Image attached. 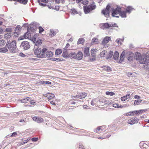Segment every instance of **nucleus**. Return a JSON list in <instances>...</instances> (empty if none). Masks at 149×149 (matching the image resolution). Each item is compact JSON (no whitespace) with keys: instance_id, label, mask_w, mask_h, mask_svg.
Here are the masks:
<instances>
[{"instance_id":"obj_41","label":"nucleus","mask_w":149,"mask_h":149,"mask_svg":"<svg viewBox=\"0 0 149 149\" xmlns=\"http://www.w3.org/2000/svg\"><path fill=\"white\" fill-rule=\"evenodd\" d=\"M107 52L106 51L104 50L101 52L100 53L101 56L102 57H104L105 56V54Z\"/></svg>"},{"instance_id":"obj_44","label":"nucleus","mask_w":149,"mask_h":149,"mask_svg":"<svg viewBox=\"0 0 149 149\" xmlns=\"http://www.w3.org/2000/svg\"><path fill=\"white\" fill-rule=\"evenodd\" d=\"M6 43L5 41L3 40H0V45L3 46Z\"/></svg>"},{"instance_id":"obj_62","label":"nucleus","mask_w":149,"mask_h":149,"mask_svg":"<svg viewBox=\"0 0 149 149\" xmlns=\"http://www.w3.org/2000/svg\"><path fill=\"white\" fill-rule=\"evenodd\" d=\"M20 56L22 57H24L26 55L22 53H20Z\"/></svg>"},{"instance_id":"obj_61","label":"nucleus","mask_w":149,"mask_h":149,"mask_svg":"<svg viewBox=\"0 0 149 149\" xmlns=\"http://www.w3.org/2000/svg\"><path fill=\"white\" fill-rule=\"evenodd\" d=\"M35 102L34 100H32L31 101L30 103L31 104H35Z\"/></svg>"},{"instance_id":"obj_38","label":"nucleus","mask_w":149,"mask_h":149,"mask_svg":"<svg viewBox=\"0 0 149 149\" xmlns=\"http://www.w3.org/2000/svg\"><path fill=\"white\" fill-rule=\"evenodd\" d=\"M106 94L107 95H110L113 96L115 95V93L112 92L107 91L106 93Z\"/></svg>"},{"instance_id":"obj_58","label":"nucleus","mask_w":149,"mask_h":149,"mask_svg":"<svg viewBox=\"0 0 149 149\" xmlns=\"http://www.w3.org/2000/svg\"><path fill=\"white\" fill-rule=\"evenodd\" d=\"M70 46V44L69 43H67L65 47L64 48V50H67V48Z\"/></svg>"},{"instance_id":"obj_32","label":"nucleus","mask_w":149,"mask_h":149,"mask_svg":"<svg viewBox=\"0 0 149 149\" xmlns=\"http://www.w3.org/2000/svg\"><path fill=\"white\" fill-rule=\"evenodd\" d=\"M11 37V34L10 33H8L7 34H5L4 35V37L5 38L7 39H8Z\"/></svg>"},{"instance_id":"obj_6","label":"nucleus","mask_w":149,"mask_h":149,"mask_svg":"<svg viewBox=\"0 0 149 149\" xmlns=\"http://www.w3.org/2000/svg\"><path fill=\"white\" fill-rule=\"evenodd\" d=\"M139 119L136 117H134L130 118L128 120L127 123L131 125H133L137 123L138 122Z\"/></svg>"},{"instance_id":"obj_19","label":"nucleus","mask_w":149,"mask_h":149,"mask_svg":"<svg viewBox=\"0 0 149 149\" xmlns=\"http://www.w3.org/2000/svg\"><path fill=\"white\" fill-rule=\"evenodd\" d=\"M8 47L6 45L4 47L0 48V52L6 53L8 52Z\"/></svg>"},{"instance_id":"obj_64","label":"nucleus","mask_w":149,"mask_h":149,"mask_svg":"<svg viewBox=\"0 0 149 149\" xmlns=\"http://www.w3.org/2000/svg\"><path fill=\"white\" fill-rule=\"evenodd\" d=\"M104 100V99H103V97H101V98H100L99 100V102H103L102 101V100Z\"/></svg>"},{"instance_id":"obj_51","label":"nucleus","mask_w":149,"mask_h":149,"mask_svg":"<svg viewBox=\"0 0 149 149\" xmlns=\"http://www.w3.org/2000/svg\"><path fill=\"white\" fill-rule=\"evenodd\" d=\"M42 83L43 84H51V82L48 81H42Z\"/></svg>"},{"instance_id":"obj_11","label":"nucleus","mask_w":149,"mask_h":149,"mask_svg":"<svg viewBox=\"0 0 149 149\" xmlns=\"http://www.w3.org/2000/svg\"><path fill=\"white\" fill-rule=\"evenodd\" d=\"M120 8H116L113 11L112 13V16L116 17H118V16H117V15L120 14Z\"/></svg>"},{"instance_id":"obj_24","label":"nucleus","mask_w":149,"mask_h":149,"mask_svg":"<svg viewBox=\"0 0 149 149\" xmlns=\"http://www.w3.org/2000/svg\"><path fill=\"white\" fill-rule=\"evenodd\" d=\"M130 95L129 94L126 95L123 97H121V100L123 101H124L130 98Z\"/></svg>"},{"instance_id":"obj_23","label":"nucleus","mask_w":149,"mask_h":149,"mask_svg":"<svg viewBox=\"0 0 149 149\" xmlns=\"http://www.w3.org/2000/svg\"><path fill=\"white\" fill-rule=\"evenodd\" d=\"M102 68L105 71L107 72H109L112 70V69L110 67L107 66H103Z\"/></svg>"},{"instance_id":"obj_60","label":"nucleus","mask_w":149,"mask_h":149,"mask_svg":"<svg viewBox=\"0 0 149 149\" xmlns=\"http://www.w3.org/2000/svg\"><path fill=\"white\" fill-rule=\"evenodd\" d=\"M95 99L93 100L91 102V104L93 105H94V102H95Z\"/></svg>"},{"instance_id":"obj_17","label":"nucleus","mask_w":149,"mask_h":149,"mask_svg":"<svg viewBox=\"0 0 149 149\" xmlns=\"http://www.w3.org/2000/svg\"><path fill=\"white\" fill-rule=\"evenodd\" d=\"M83 57V54L82 53L81 51L78 52L77 54L76 59L80 60Z\"/></svg>"},{"instance_id":"obj_8","label":"nucleus","mask_w":149,"mask_h":149,"mask_svg":"<svg viewBox=\"0 0 149 149\" xmlns=\"http://www.w3.org/2000/svg\"><path fill=\"white\" fill-rule=\"evenodd\" d=\"M105 127L104 126L98 127L94 130L95 132L97 133H100L105 130Z\"/></svg>"},{"instance_id":"obj_56","label":"nucleus","mask_w":149,"mask_h":149,"mask_svg":"<svg viewBox=\"0 0 149 149\" xmlns=\"http://www.w3.org/2000/svg\"><path fill=\"white\" fill-rule=\"evenodd\" d=\"M79 149H84V146L83 145H79Z\"/></svg>"},{"instance_id":"obj_1","label":"nucleus","mask_w":149,"mask_h":149,"mask_svg":"<svg viewBox=\"0 0 149 149\" xmlns=\"http://www.w3.org/2000/svg\"><path fill=\"white\" fill-rule=\"evenodd\" d=\"M47 50V49L46 48H43L42 50L40 48L38 47L35 49L34 53L38 58H45V52Z\"/></svg>"},{"instance_id":"obj_26","label":"nucleus","mask_w":149,"mask_h":149,"mask_svg":"<svg viewBox=\"0 0 149 149\" xmlns=\"http://www.w3.org/2000/svg\"><path fill=\"white\" fill-rule=\"evenodd\" d=\"M24 38H31V34L29 32H27L24 35Z\"/></svg>"},{"instance_id":"obj_28","label":"nucleus","mask_w":149,"mask_h":149,"mask_svg":"<svg viewBox=\"0 0 149 149\" xmlns=\"http://www.w3.org/2000/svg\"><path fill=\"white\" fill-rule=\"evenodd\" d=\"M87 96V94L85 92L81 93L79 95V97L80 99H82L85 97Z\"/></svg>"},{"instance_id":"obj_54","label":"nucleus","mask_w":149,"mask_h":149,"mask_svg":"<svg viewBox=\"0 0 149 149\" xmlns=\"http://www.w3.org/2000/svg\"><path fill=\"white\" fill-rule=\"evenodd\" d=\"M38 138H33L31 139V140L33 141H38Z\"/></svg>"},{"instance_id":"obj_42","label":"nucleus","mask_w":149,"mask_h":149,"mask_svg":"<svg viewBox=\"0 0 149 149\" xmlns=\"http://www.w3.org/2000/svg\"><path fill=\"white\" fill-rule=\"evenodd\" d=\"M123 41V40L121 39H119L116 40V42H117L119 45H121V43Z\"/></svg>"},{"instance_id":"obj_21","label":"nucleus","mask_w":149,"mask_h":149,"mask_svg":"<svg viewBox=\"0 0 149 149\" xmlns=\"http://www.w3.org/2000/svg\"><path fill=\"white\" fill-rule=\"evenodd\" d=\"M126 12L125 11H120L119 15L120 17L122 18H125L127 17Z\"/></svg>"},{"instance_id":"obj_37","label":"nucleus","mask_w":149,"mask_h":149,"mask_svg":"<svg viewBox=\"0 0 149 149\" xmlns=\"http://www.w3.org/2000/svg\"><path fill=\"white\" fill-rule=\"evenodd\" d=\"M56 34V33L53 30H50V32L49 33V35L51 37L53 36Z\"/></svg>"},{"instance_id":"obj_10","label":"nucleus","mask_w":149,"mask_h":149,"mask_svg":"<svg viewBox=\"0 0 149 149\" xmlns=\"http://www.w3.org/2000/svg\"><path fill=\"white\" fill-rule=\"evenodd\" d=\"M32 119L33 120L38 123H42L44 121V119L38 116L33 117L32 118Z\"/></svg>"},{"instance_id":"obj_35","label":"nucleus","mask_w":149,"mask_h":149,"mask_svg":"<svg viewBox=\"0 0 149 149\" xmlns=\"http://www.w3.org/2000/svg\"><path fill=\"white\" fill-rule=\"evenodd\" d=\"M113 106L115 108H119L120 107H123L121 105L119 104H118L115 103L113 104Z\"/></svg>"},{"instance_id":"obj_20","label":"nucleus","mask_w":149,"mask_h":149,"mask_svg":"<svg viewBox=\"0 0 149 149\" xmlns=\"http://www.w3.org/2000/svg\"><path fill=\"white\" fill-rule=\"evenodd\" d=\"M70 55V53L69 54L68 52H67L66 50H64L62 54V56L64 58H69Z\"/></svg>"},{"instance_id":"obj_31","label":"nucleus","mask_w":149,"mask_h":149,"mask_svg":"<svg viewBox=\"0 0 149 149\" xmlns=\"http://www.w3.org/2000/svg\"><path fill=\"white\" fill-rule=\"evenodd\" d=\"M62 52V50L61 49H57L55 52L56 55H60Z\"/></svg>"},{"instance_id":"obj_47","label":"nucleus","mask_w":149,"mask_h":149,"mask_svg":"<svg viewBox=\"0 0 149 149\" xmlns=\"http://www.w3.org/2000/svg\"><path fill=\"white\" fill-rule=\"evenodd\" d=\"M39 30V33H40L44 31V29L41 26H39L38 28Z\"/></svg>"},{"instance_id":"obj_59","label":"nucleus","mask_w":149,"mask_h":149,"mask_svg":"<svg viewBox=\"0 0 149 149\" xmlns=\"http://www.w3.org/2000/svg\"><path fill=\"white\" fill-rule=\"evenodd\" d=\"M134 98L135 99H139L141 98V97L140 96L138 95H135L134 96Z\"/></svg>"},{"instance_id":"obj_40","label":"nucleus","mask_w":149,"mask_h":149,"mask_svg":"<svg viewBox=\"0 0 149 149\" xmlns=\"http://www.w3.org/2000/svg\"><path fill=\"white\" fill-rule=\"evenodd\" d=\"M70 13L71 14H75L77 13V11L74 8L71 9L70 11Z\"/></svg>"},{"instance_id":"obj_2","label":"nucleus","mask_w":149,"mask_h":149,"mask_svg":"<svg viewBox=\"0 0 149 149\" xmlns=\"http://www.w3.org/2000/svg\"><path fill=\"white\" fill-rule=\"evenodd\" d=\"M136 59L139 60V63L141 64H146L149 62V56H144L142 58L140 54L139 53H137L136 54Z\"/></svg>"},{"instance_id":"obj_57","label":"nucleus","mask_w":149,"mask_h":149,"mask_svg":"<svg viewBox=\"0 0 149 149\" xmlns=\"http://www.w3.org/2000/svg\"><path fill=\"white\" fill-rule=\"evenodd\" d=\"M17 135V134L16 133V132H14L10 136L11 137L14 136H16Z\"/></svg>"},{"instance_id":"obj_34","label":"nucleus","mask_w":149,"mask_h":149,"mask_svg":"<svg viewBox=\"0 0 149 149\" xmlns=\"http://www.w3.org/2000/svg\"><path fill=\"white\" fill-rule=\"evenodd\" d=\"M42 41L41 40H38L36 42V45L37 46H39L42 43Z\"/></svg>"},{"instance_id":"obj_39","label":"nucleus","mask_w":149,"mask_h":149,"mask_svg":"<svg viewBox=\"0 0 149 149\" xmlns=\"http://www.w3.org/2000/svg\"><path fill=\"white\" fill-rule=\"evenodd\" d=\"M17 1L24 4H26L27 2V0H17Z\"/></svg>"},{"instance_id":"obj_18","label":"nucleus","mask_w":149,"mask_h":149,"mask_svg":"<svg viewBox=\"0 0 149 149\" xmlns=\"http://www.w3.org/2000/svg\"><path fill=\"white\" fill-rule=\"evenodd\" d=\"M77 57V54L75 52H72L70 53L69 58L72 59H76Z\"/></svg>"},{"instance_id":"obj_4","label":"nucleus","mask_w":149,"mask_h":149,"mask_svg":"<svg viewBox=\"0 0 149 149\" xmlns=\"http://www.w3.org/2000/svg\"><path fill=\"white\" fill-rule=\"evenodd\" d=\"M96 5L94 3L89 4L88 6H84L83 8L84 12L86 14L89 13L91 11L94 10L96 8Z\"/></svg>"},{"instance_id":"obj_22","label":"nucleus","mask_w":149,"mask_h":149,"mask_svg":"<svg viewBox=\"0 0 149 149\" xmlns=\"http://www.w3.org/2000/svg\"><path fill=\"white\" fill-rule=\"evenodd\" d=\"M125 52H123L120 57V59L119 61V63H121L124 60L125 57Z\"/></svg>"},{"instance_id":"obj_46","label":"nucleus","mask_w":149,"mask_h":149,"mask_svg":"<svg viewBox=\"0 0 149 149\" xmlns=\"http://www.w3.org/2000/svg\"><path fill=\"white\" fill-rule=\"evenodd\" d=\"M85 132V131L83 130H79V135H84V134H83Z\"/></svg>"},{"instance_id":"obj_7","label":"nucleus","mask_w":149,"mask_h":149,"mask_svg":"<svg viewBox=\"0 0 149 149\" xmlns=\"http://www.w3.org/2000/svg\"><path fill=\"white\" fill-rule=\"evenodd\" d=\"M97 51V50L95 49H91V54L93 58H89V61H90L91 62L93 61L95 59V54Z\"/></svg>"},{"instance_id":"obj_33","label":"nucleus","mask_w":149,"mask_h":149,"mask_svg":"<svg viewBox=\"0 0 149 149\" xmlns=\"http://www.w3.org/2000/svg\"><path fill=\"white\" fill-rule=\"evenodd\" d=\"M50 95L48 97V100L49 101L53 99L55 97L54 95L53 94H50Z\"/></svg>"},{"instance_id":"obj_36","label":"nucleus","mask_w":149,"mask_h":149,"mask_svg":"<svg viewBox=\"0 0 149 149\" xmlns=\"http://www.w3.org/2000/svg\"><path fill=\"white\" fill-rule=\"evenodd\" d=\"M21 28L19 27V26H18L15 29V33H19V32H21Z\"/></svg>"},{"instance_id":"obj_43","label":"nucleus","mask_w":149,"mask_h":149,"mask_svg":"<svg viewBox=\"0 0 149 149\" xmlns=\"http://www.w3.org/2000/svg\"><path fill=\"white\" fill-rule=\"evenodd\" d=\"M142 100H135L134 102V104L136 105H137L139 104L141 102Z\"/></svg>"},{"instance_id":"obj_49","label":"nucleus","mask_w":149,"mask_h":149,"mask_svg":"<svg viewBox=\"0 0 149 149\" xmlns=\"http://www.w3.org/2000/svg\"><path fill=\"white\" fill-rule=\"evenodd\" d=\"M30 99V98L29 97H27L23 100L22 101L23 102H26L27 101H29Z\"/></svg>"},{"instance_id":"obj_55","label":"nucleus","mask_w":149,"mask_h":149,"mask_svg":"<svg viewBox=\"0 0 149 149\" xmlns=\"http://www.w3.org/2000/svg\"><path fill=\"white\" fill-rule=\"evenodd\" d=\"M29 60L30 61H37L38 60V59L37 58H29Z\"/></svg>"},{"instance_id":"obj_50","label":"nucleus","mask_w":149,"mask_h":149,"mask_svg":"<svg viewBox=\"0 0 149 149\" xmlns=\"http://www.w3.org/2000/svg\"><path fill=\"white\" fill-rule=\"evenodd\" d=\"M29 139H27L25 140H24L23 139H22V140L23 141L21 142V144L22 145H23L24 144L26 143L29 140Z\"/></svg>"},{"instance_id":"obj_3","label":"nucleus","mask_w":149,"mask_h":149,"mask_svg":"<svg viewBox=\"0 0 149 149\" xmlns=\"http://www.w3.org/2000/svg\"><path fill=\"white\" fill-rule=\"evenodd\" d=\"M6 46L11 53H15V52L17 47L16 42L15 40H13L10 43L7 42Z\"/></svg>"},{"instance_id":"obj_12","label":"nucleus","mask_w":149,"mask_h":149,"mask_svg":"<svg viewBox=\"0 0 149 149\" xmlns=\"http://www.w3.org/2000/svg\"><path fill=\"white\" fill-rule=\"evenodd\" d=\"M111 40V37H110L106 36L104 38L103 40L102 44L103 45H105L109 41Z\"/></svg>"},{"instance_id":"obj_30","label":"nucleus","mask_w":149,"mask_h":149,"mask_svg":"<svg viewBox=\"0 0 149 149\" xmlns=\"http://www.w3.org/2000/svg\"><path fill=\"white\" fill-rule=\"evenodd\" d=\"M118 57H119L118 53L117 51L115 52L114 54L113 55V56L114 59L115 60H116L118 58Z\"/></svg>"},{"instance_id":"obj_63","label":"nucleus","mask_w":149,"mask_h":149,"mask_svg":"<svg viewBox=\"0 0 149 149\" xmlns=\"http://www.w3.org/2000/svg\"><path fill=\"white\" fill-rule=\"evenodd\" d=\"M50 103L54 105L55 106L56 105V104H55L54 102L53 101H51L50 102Z\"/></svg>"},{"instance_id":"obj_27","label":"nucleus","mask_w":149,"mask_h":149,"mask_svg":"<svg viewBox=\"0 0 149 149\" xmlns=\"http://www.w3.org/2000/svg\"><path fill=\"white\" fill-rule=\"evenodd\" d=\"M85 41V40L83 38H80L79 39L77 42V44L79 45L81 44L83 45Z\"/></svg>"},{"instance_id":"obj_14","label":"nucleus","mask_w":149,"mask_h":149,"mask_svg":"<svg viewBox=\"0 0 149 149\" xmlns=\"http://www.w3.org/2000/svg\"><path fill=\"white\" fill-rule=\"evenodd\" d=\"M84 53L85 57L89 56L90 55L89 48L87 47H84Z\"/></svg>"},{"instance_id":"obj_5","label":"nucleus","mask_w":149,"mask_h":149,"mask_svg":"<svg viewBox=\"0 0 149 149\" xmlns=\"http://www.w3.org/2000/svg\"><path fill=\"white\" fill-rule=\"evenodd\" d=\"M110 8V6L108 5L106 8L105 9H103L102 11V13L107 17H108L109 16V9Z\"/></svg>"},{"instance_id":"obj_45","label":"nucleus","mask_w":149,"mask_h":149,"mask_svg":"<svg viewBox=\"0 0 149 149\" xmlns=\"http://www.w3.org/2000/svg\"><path fill=\"white\" fill-rule=\"evenodd\" d=\"M34 30H35L33 27H31L30 28H28V29L27 31L31 33L34 31Z\"/></svg>"},{"instance_id":"obj_15","label":"nucleus","mask_w":149,"mask_h":149,"mask_svg":"<svg viewBox=\"0 0 149 149\" xmlns=\"http://www.w3.org/2000/svg\"><path fill=\"white\" fill-rule=\"evenodd\" d=\"M45 57H46L47 58L52 57L53 56V53L52 52L49 51H46L45 52Z\"/></svg>"},{"instance_id":"obj_52","label":"nucleus","mask_w":149,"mask_h":149,"mask_svg":"<svg viewBox=\"0 0 149 149\" xmlns=\"http://www.w3.org/2000/svg\"><path fill=\"white\" fill-rule=\"evenodd\" d=\"M5 31L6 32H8L9 33H11L12 32V30L10 28H7L6 29Z\"/></svg>"},{"instance_id":"obj_13","label":"nucleus","mask_w":149,"mask_h":149,"mask_svg":"<svg viewBox=\"0 0 149 149\" xmlns=\"http://www.w3.org/2000/svg\"><path fill=\"white\" fill-rule=\"evenodd\" d=\"M29 43L27 41H24L22 43V46L25 50H27L30 47Z\"/></svg>"},{"instance_id":"obj_48","label":"nucleus","mask_w":149,"mask_h":149,"mask_svg":"<svg viewBox=\"0 0 149 149\" xmlns=\"http://www.w3.org/2000/svg\"><path fill=\"white\" fill-rule=\"evenodd\" d=\"M81 3L84 5L88 4V1L87 0H82Z\"/></svg>"},{"instance_id":"obj_9","label":"nucleus","mask_w":149,"mask_h":149,"mask_svg":"<svg viewBox=\"0 0 149 149\" xmlns=\"http://www.w3.org/2000/svg\"><path fill=\"white\" fill-rule=\"evenodd\" d=\"M142 111H143V110H141L140 111H130L126 113L125 115V116H134L135 115L137 114L140 111L141 112Z\"/></svg>"},{"instance_id":"obj_25","label":"nucleus","mask_w":149,"mask_h":149,"mask_svg":"<svg viewBox=\"0 0 149 149\" xmlns=\"http://www.w3.org/2000/svg\"><path fill=\"white\" fill-rule=\"evenodd\" d=\"M133 8L132 7L130 6H128L127 7L125 11L126 13H130L133 10Z\"/></svg>"},{"instance_id":"obj_29","label":"nucleus","mask_w":149,"mask_h":149,"mask_svg":"<svg viewBox=\"0 0 149 149\" xmlns=\"http://www.w3.org/2000/svg\"><path fill=\"white\" fill-rule=\"evenodd\" d=\"M98 43V39L97 38H93L92 39L91 41V43L93 44H97Z\"/></svg>"},{"instance_id":"obj_53","label":"nucleus","mask_w":149,"mask_h":149,"mask_svg":"<svg viewBox=\"0 0 149 149\" xmlns=\"http://www.w3.org/2000/svg\"><path fill=\"white\" fill-rule=\"evenodd\" d=\"M36 36H37L36 35L34 36L32 38V40L34 42L36 41Z\"/></svg>"},{"instance_id":"obj_16","label":"nucleus","mask_w":149,"mask_h":149,"mask_svg":"<svg viewBox=\"0 0 149 149\" xmlns=\"http://www.w3.org/2000/svg\"><path fill=\"white\" fill-rule=\"evenodd\" d=\"M116 25V24H110L107 23H105L103 24V26L104 28L108 29L111 27L115 26Z\"/></svg>"}]
</instances>
